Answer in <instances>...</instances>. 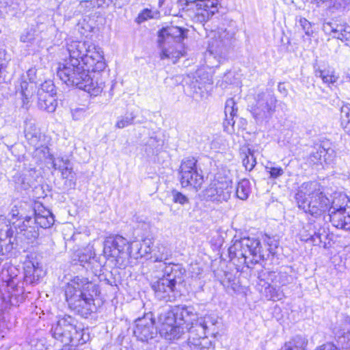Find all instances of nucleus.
Returning <instances> with one entry per match:
<instances>
[{
  "instance_id": "f257e3e1",
  "label": "nucleus",
  "mask_w": 350,
  "mask_h": 350,
  "mask_svg": "<svg viewBox=\"0 0 350 350\" xmlns=\"http://www.w3.org/2000/svg\"><path fill=\"white\" fill-rule=\"evenodd\" d=\"M200 320L208 321L210 327L215 325V322L210 317L198 319L195 308L191 306H175L160 314L159 332L166 340H178L186 331L189 334L191 328Z\"/></svg>"
},
{
  "instance_id": "f03ea898",
  "label": "nucleus",
  "mask_w": 350,
  "mask_h": 350,
  "mask_svg": "<svg viewBox=\"0 0 350 350\" xmlns=\"http://www.w3.org/2000/svg\"><path fill=\"white\" fill-rule=\"evenodd\" d=\"M97 295L96 284L87 278L76 276L68 283L66 290V299L70 309L84 318L96 310L94 297Z\"/></svg>"
},
{
  "instance_id": "7ed1b4c3",
  "label": "nucleus",
  "mask_w": 350,
  "mask_h": 350,
  "mask_svg": "<svg viewBox=\"0 0 350 350\" xmlns=\"http://www.w3.org/2000/svg\"><path fill=\"white\" fill-rule=\"evenodd\" d=\"M299 208L314 217H319L329 210L332 200H329L317 182L304 183L295 194Z\"/></svg>"
},
{
  "instance_id": "20e7f679",
  "label": "nucleus",
  "mask_w": 350,
  "mask_h": 350,
  "mask_svg": "<svg viewBox=\"0 0 350 350\" xmlns=\"http://www.w3.org/2000/svg\"><path fill=\"white\" fill-rule=\"evenodd\" d=\"M66 51L69 58L64 62H82L84 66L96 71H103L106 67L103 51L90 42L69 39L66 42Z\"/></svg>"
},
{
  "instance_id": "39448f33",
  "label": "nucleus",
  "mask_w": 350,
  "mask_h": 350,
  "mask_svg": "<svg viewBox=\"0 0 350 350\" xmlns=\"http://www.w3.org/2000/svg\"><path fill=\"white\" fill-rule=\"evenodd\" d=\"M187 29L176 26L163 28L159 31L158 44L161 50V59H171L176 64L183 56L181 42L186 37Z\"/></svg>"
},
{
  "instance_id": "423d86ee",
  "label": "nucleus",
  "mask_w": 350,
  "mask_h": 350,
  "mask_svg": "<svg viewBox=\"0 0 350 350\" xmlns=\"http://www.w3.org/2000/svg\"><path fill=\"white\" fill-rule=\"evenodd\" d=\"M162 278L152 284L155 296L160 300L174 301L178 292L176 285L183 281L185 270L179 265H165Z\"/></svg>"
},
{
  "instance_id": "0eeeda50",
  "label": "nucleus",
  "mask_w": 350,
  "mask_h": 350,
  "mask_svg": "<svg viewBox=\"0 0 350 350\" xmlns=\"http://www.w3.org/2000/svg\"><path fill=\"white\" fill-rule=\"evenodd\" d=\"M84 329L78 321L69 315H65L54 324L51 329L53 337L64 345L71 342L85 343L88 335L85 336Z\"/></svg>"
},
{
  "instance_id": "6e6552de",
  "label": "nucleus",
  "mask_w": 350,
  "mask_h": 350,
  "mask_svg": "<svg viewBox=\"0 0 350 350\" xmlns=\"http://www.w3.org/2000/svg\"><path fill=\"white\" fill-rule=\"evenodd\" d=\"M260 249V240L248 237L234 240L228 251L230 258L243 259V262L247 264V259L252 256L250 262L256 264L264 258V255L261 254Z\"/></svg>"
},
{
  "instance_id": "1a4fd4ad",
  "label": "nucleus",
  "mask_w": 350,
  "mask_h": 350,
  "mask_svg": "<svg viewBox=\"0 0 350 350\" xmlns=\"http://www.w3.org/2000/svg\"><path fill=\"white\" fill-rule=\"evenodd\" d=\"M234 36V31L232 29L219 27L213 33L209 41L206 58L216 59L219 63L225 60L228 51L232 45Z\"/></svg>"
},
{
  "instance_id": "9d476101",
  "label": "nucleus",
  "mask_w": 350,
  "mask_h": 350,
  "mask_svg": "<svg viewBox=\"0 0 350 350\" xmlns=\"http://www.w3.org/2000/svg\"><path fill=\"white\" fill-rule=\"evenodd\" d=\"M85 67L77 60H73V63L64 62L59 64L57 75L67 85L76 86L79 89L80 85L83 84L92 71V68Z\"/></svg>"
},
{
  "instance_id": "9b49d317",
  "label": "nucleus",
  "mask_w": 350,
  "mask_h": 350,
  "mask_svg": "<svg viewBox=\"0 0 350 350\" xmlns=\"http://www.w3.org/2000/svg\"><path fill=\"white\" fill-rule=\"evenodd\" d=\"M182 10L199 23L208 21L218 11V0H179Z\"/></svg>"
},
{
  "instance_id": "f8f14e48",
  "label": "nucleus",
  "mask_w": 350,
  "mask_h": 350,
  "mask_svg": "<svg viewBox=\"0 0 350 350\" xmlns=\"http://www.w3.org/2000/svg\"><path fill=\"white\" fill-rule=\"evenodd\" d=\"M255 104L249 105L250 111L258 123L270 119L275 110L277 99L270 92H260L254 98Z\"/></svg>"
},
{
  "instance_id": "ddd939ff",
  "label": "nucleus",
  "mask_w": 350,
  "mask_h": 350,
  "mask_svg": "<svg viewBox=\"0 0 350 350\" xmlns=\"http://www.w3.org/2000/svg\"><path fill=\"white\" fill-rule=\"evenodd\" d=\"M197 162L194 157H187L182 161L180 175V183L183 187L190 186L198 190L204 183L202 170L197 166Z\"/></svg>"
},
{
  "instance_id": "4468645a",
  "label": "nucleus",
  "mask_w": 350,
  "mask_h": 350,
  "mask_svg": "<svg viewBox=\"0 0 350 350\" xmlns=\"http://www.w3.org/2000/svg\"><path fill=\"white\" fill-rule=\"evenodd\" d=\"M131 244L126 239L120 236L110 237L103 244V254L107 259L116 260L117 263L131 254Z\"/></svg>"
},
{
  "instance_id": "2eb2a0df",
  "label": "nucleus",
  "mask_w": 350,
  "mask_h": 350,
  "mask_svg": "<svg viewBox=\"0 0 350 350\" xmlns=\"http://www.w3.org/2000/svg\"><path fill=\"white\" fill-rule=\"evenodd\" d=\"M55 85L51 81H44L38 89L36 100L38 107L49 113L55 111L57 107Z\"/></svg>"
},
{
  "instance_id": "dca6fc26",
  "label": "nucleus",
  "mask_w": 350,
  "mask_h": 350,
  "mask_svg": "<svg viewBox=\"0 0 350 350\" xmlns=\"http://www.w3.org/2000/svg\"><path fill=\"white\" fill-rule=\"evenodd\" d=\"M211 327L208 325V321L200 320L196 325L189 330L188 336V345L190 350H214L211 347L202 345V340L207 337V334Z\"/></svg>"
},
{
  "instance_id": "f3484780",
  "label": "nucleus",
  "mask_w": 350,
  "mask_h": 350,
  "mask_svg": "<svg viewBox=\"0 0 350 350\" xmlns=\"http://www.w3.org/2000/svg\"><path fill=\"white\" fill-rule=\"evenodd\" d=\"M135 336L141 341H148L152 339L157 334L154 321L151 313L146 314L142 318L135 321Z\"/></svg>"
},
{
  "instance_id": "a211bd4d",
  "label": "nucleus",
  "mask_w": 350,
  "mask_h": 350,
  "mask_svg": "<svg viewBox=\"0 0 350 350\" xmlns=\"http://www.w3.org/2000/svg\"><path fill=\"white\" fill-rule=\"evenodd\" d=\"M232 187L227 183L213 182L203 191L206 200L221 202L227 201L231 195Z\"/></svg>"
},
{
  "instance_id": "6ab92c4d",
  "label": "nucleus",
  "mask_w": 350,
  "mask_h": 350,
  "mask_svg": "<svg viewBox=\"0 0 350 350\" xmlns=\"http://www.w3.org/2000/svg\"><path fill=\"white\" fill-rule=\"evenodd\" d=\"M323 31L334 38L340 40L350 46V26L345 22L332 21L323 25Z\"/></svg>"
},
{
  "instance_id": "aec40b11",
  "label": "nucleus",
  "mask_w": 350,
  "mask_h": 350,
  "mask_svg": "<svg viewBox=\"0 0 350 350\" xmlns=\"http://www.w3.org/2000/svg\"><path fill=\"white\" fill-rule=\"evenodd\" d=\"M335 157L334 150L330 147L328 142H323L316 144L308 157V161L311 164H321L323 161L329 163Z\"/></svg>"
},
{
  "instance_id": "412c9836",
  "label": "nucleus",
  "mask_w": 350,
  "mask_h": 350,
  "mask_svg": "<svg viewBox=\"0 0 350 350\" xmlns=\"http://www.w3.org/2000/svg\"><path fill=\"white\" fill-rule=\"evenodd\" d=\"M100 72L92 69L83 84L80 85L79 89L88 92L91 96H96L100 94L103 92L105 85Z\"/></svg>"
},
{
  "instance_id": "4be33fe9",
  "label": "nucleus",
  "mask_w": 350,
  "mask_h": 350,
  "mask_svg": "<svg viewBox=\"0 0 350 350\" xmlns=\"http://www.w3.org/2000/svg\"><path fill=\"white\" fill-rule=\"evenodd\" d=\"M31 211L34 215V217L32 218L33 223L38 227L48 228L54 224L53 215L42 205H38L37 208H33Z\"/></svg>"
},
{
  "instance_id": "5701e85b",
  "label": "nucleus",
  "mask_w": 350,
  "mask_h": 350,
  "mask_svg": "<svg viewBox=\"0 0 350 350\" xmlns=\"http://www.w3.org/2000/svg\"><path fill=\"white\" fill-rule=\"evenodd\" d=\"M95 253L90 248H85L79 250L74 256L73 261L75 264L79 263L84 267L88 271L93 272L95 264L97 263L95 259Z\"/></svg>"
},
{
  "instance_id": "b1692460",
  "label": "nucleus",
  "mask_w": 350,
  "mask_h": 350,
  "mask_svg": "<svg viewBox=\"0 0 350 350\" xmlns=\"http://www.w3.org/2000/svg\"><path fill=\"white\" fill-rule=\"evenodd\" d=\"M21 233L29 242H33L39 236V230L37 226L33 224L32 217L26 219L19 226Z\"/></svg>"
},
{
  "instance_id": "393cba45",
  "label": "nucleus",
  "mask_w": 350,
  "mask_h": 350,
  "mask_svg": "<svg viewBox=\"0 0 350 350\" xmlns=\"http://www.w3.org/2000/svg\"><path fill=\"white\" fill-rule=\"evenodd\" d=\"M25 135L29 144L38 150L41 146L40 144L41 138L40 129L32 123L27 124L25 129Z\"/></svg>"
},
{
  "instance_id": "a878e982",
  "label": "nucleus",
  "mask_w": 350,
  "mask_h": 350,
  "mask_svg": "<svg viewBox=\"0 0 350 350\" xmlns=\"http://www.w3.org/2000/svg\"><path fill=\"white\" fill-rule=\"evenodd\" d=\"M36 88V85L29 83L26 80L21 81L19 94L22 97L23 107L27 109L29 103L33 101L34 98H36V96H33V92Z\"/></svg>"
},
{
  "instance_id": "bb28decb",
  "label": "nucleus",
  "mask_w": 350,
  "mask_h": 350,
  "mask_svg": "<svg viewBox=\"0 0 350 350\" xmlns=\"http://www.w3.org/2000/svg\"><path fill=\"white\" fill-rule=\"evenodd\" d=\"M16 187L21 189H29L33 183V179L30 171L16 172L12 177Z\"/></svg>"
},
{
  "instance_id": "cd10ccee",
  "label": "nucleus",
  "mask_w": 350,
  "mask_h": 350,
  "mask_svg": "<svg viewBox=\"0 0 350 350\" xmlns=\"http://www.w3.org/2000/svg\"><path fill=\"white\" fill-rule=\"evenodd\" d=\"M163 139L156 133H152L145 142L146 152L155 154L159 152L163 146Z\"/></svg>"
},
{
  "instance_id": "c85d7f7f",
  "label": "nucleus",
  "mask_w": 350,
  "mask_h": 350,
  "mask_svg": "<svg viewBox=\"0 0 350 350\" xmlns=\"http://www.w3.org/2000/svg\"><path fill=\"white\" fill-rule=\"evenodd\" d=\"M27 210H32L31 206L25 202H18L12 208L10 215L13 219H24L31 217L27 215Z\"/></svg>"
},
{
  "instance_id": "c756f323",
  "label": "nucleus",
  "mask_w": 350,
  "mask_h": 350,
  "mask_svg": "<svg viewBox=\"0 0 350 350\" xmlns=\"http://www.w3.org/2000/svg\"><path fill=\"white\" fill-rule=\"evenodd\" d=\"M42 270L38 267V264L36 266L33 263L30 262L29 265H27L25 268V281L27 283H36L40 278Z\"/></svg>"
},
{
  "instance_id": "7c9ffc66",
  "label": "nucleus",
  "mask_w": 350,
  "mask_h": 350,
  "mask_svg": "<svg viewBox=\"0 0 350 350\" xmlns=\"http://www.w3.org/2000/svg\"><path fill=\"white\" fill-rule=\"evenodd\" d=\"M170 256L171 254L168 252L167 249L165 247L161 245V247H158V251L154 252V254L151 256V258L153 260L154 262H159V268H162V269L163 270V269L165 268V265H172L171 263H167L166 262V260H167Z\"/></svg>"
},
{
  "instance_id": "2f4dec72",
  "label": "nucleus",
  "mask_w": 350,
  "mask_h": 350,
  "mask_svg": "<svg viewBox=\"0 0 350 350\" xmlns=\"http://www.w3.org/2000/svg\"><path fill=\"white\" fill-rule=\"evenodd\" d=\"M137 116L134 112H126L124 116L118 118L116 127L118 129H123L133 124H140L144 122V120H135Z\"/></svg>"
},
{
  "instance_id": "473e14b6",
  "label": "nucleus",
  "mask_w": 350,
  "mask_h": 350,
  "mask_svg": "<svg viewBox=\"0 0 350 350\" xmlns=\"http://www.w3.org/2000/svg\"><path fill=\"white\" fill-rule=\"evenodd\" d=\"M269 275L272 283L278 287L287 285L293 280V277L285 271L271 272Z\"/></svg>"
},
{
  "instance_id": "72a5a7b5",
  "label": "nucleus",
  "mask_w": 350,
  "mask_h": 350,
  "mask_svg": "<svg viewBox=\"0 0 350 350\" xmlns=\"http://www.w3.org/2000/svg\"><path fill=\"white\" fill-rule=\"evenodd\" d=\"M250 190V181L247 179H242L237 184L236 196L239 199L245 200L247 199Z\"/></svg>"
},
{
  "instance_id": "f704fd0d",
  "label": "nucleus",
  "mask_w": 350,
  "mask_h": 350,
  "mask_svg": "<svg viewBox=\"0 0 350 350\" xmlns=\"http://www.w3.org/2000/svg\"><path fill=\"white\" fill-rule=\"evenodd\" d=\"M315 76L322 79L323 83L330 85L336 82L338 77L334 75V72L326 69H316L314 71Z\"/></svg>"
},
{
  "instance_id": "c9c22d12",
  "label": "nucleus",
  "mask_w": 350,
  "mask_h": 350,
  "mask_svg": "<svg viewBox=\"0 0 350 350\" xmlns=\"http://www.w3.org/2000/svg\"><path fill=\"white\" fill-rule=\"evenodd\" d=\"M236 103L232 98H228L226 102L224 113L226 117V120L228 121L229 124L233 125L234 121L233 120L234 117L236 116L237 112V108L235 107Z\"/></svg>"
},
{
  "instance_id": "e433bc0d",
  "label": "nucleus",
  "mask_w": 350,
  "mask_h": 350,
  "mask_svg": "<svg viewBox=\"0 0 350 350\" xmlns=\"http://www.w3.org/2000/svg\"><path fill=\"white\" fill-rule=\"evenodd\" d=\"M307 342L301 336H297L286 344L284 348L280 350H306Z\"/></svg>"
},
{
  "instance_id": "4c0bfd02",
  "label": "nucleus",
  "mask_w": 350,
  "mask_h": 350,
  "mask_svg": "<svg viewBox=\"0 0 350 350\" xmlns=\"http://www.w3.org/2000/svg\"><path fill=\"white\" fill-rule=\"evenodd\" d=\"M340 113L341 126L347 133L350 134V104L342 105Z\"/></svg>"
},
{
  "instance_id": "58836bf2",
  "label": "nucleus",
  "mask_w": 350,
  "mask_h": 350,
  "mask_svg": "<svg viewBox=\"0 0 350 350\" xmlns=\"http://www.w3.org/2000/svg\"><path fill=\"white\" fill-rule=\"evenodd\" d=\"M256 158L254 157L252 151L249 149L248 154H245V157L243 159V165L245 166L246 170L251 171L256 165Z\"/></svg>"
},
{
  "instance_id": "ea45409f",
  "label": "nucleus",
  "mask_w": 350,
  "mask_h": 350,
  "mask_svg": "<svg viewBox=\"0 0 350 350\" xmlns=\"http://www.w3.org/2000/svg\"><path fill=\"white\" fill-rule=\"evenodd\" d=\"M11 227L7 224L5 217H0V239H3L10 236Z\"/></svg>"
},
{
  "instance_id": "a19ab883",
  "label": "nucleus",
  "mask_w": 350,
  "mask_h": 350,
  "mask_svg": "<svg viewBox=\"0 0 350 350\" xmlns=\"http://www.w3.org/2000/svg\"><path fill=\"white\" fill-rule=\"evenodd\" d=\"M327 234H323L320 232H314L313 234L310 235L309 237H303L301 240L305 241H311L313 245H318L323 242V239L326 238Z\"/></svg>"
},
{
  "instance_id": "79ce46f5",
  "label": "nucleus",
  "mask_w": 350,
  "mask_h": 350,
  "mask_svg": "<svg viewBox=\"0 0 350 350\" xmlns=\"http://www.w3.org/2000/svg\"><path fill=\"white\" fill-rule=\"evenodd\" d=\"M171 193L172 196V201L174 203H178L181 205H185L189 203V198L186 196L183 195L181 192L174 189L172 191Z\"/></svg>"
},
{
  "instance_id": "37998d69",
  "label": "nucleus",
  "mask_w": 350,
  "mask_h": 350,
  "mask_svg": "<svg viewBox=\"0 0 350 350\" xmlns=\"http://www.w3.org/2000/svg\"><path fill=\"white\" fill-rule=\"evenodd\" d=\"M153 243L151 239H145L142 240V243H140V247L139 248L138 253L140 256H144L146 254H149L151 252V247L152 246Z\"/></svg>"
},
{
  "instance_id": "c03bdc74",
  "label": "nucleus",
  "mask_w": 350,
  "mask_h": 350,
  "mask_svg": "<svg viewBox=\"0 0 350 350\" xmlns=\"http://www.w3.org/2000/svg\"><path fill=\"white\" fill-rule=\"evenodd\" d=\"M70 165V162L67 159L58 158L53 163V166L55 170L62 171L66 167H68Z\"/></svg>"
},
{
  "instance_id": "a18cd8bd",
  "label": "nucleus",
  "mask_w": 350,
  "mask_h": 350,
  "mask_svg": "<svg viewBox=\"0 0 350 350\" xmlns=\"http://www.w3.org/2000/svg\"><path fill=\"white\" fill-rule=\"evenodd\" d=\"M266 170L269 173L270 178L272 179H276L284 173V170L281 167L266 166Z\"/></svg>"
},
{
  "instance_id": "49530a36",
  "label": "nucleus",
  "mask_w": 350,
  "mask_h": 350,
  "mask_svg": "<svg viewBox=\"0 0 350 350\" xmlns=\"http://www.w3.org/2000/svg\"><path fill=\"white\" fill-rule=\"evenodd\" d=\"M299 23L306 35L310 36L313 33L311 27V23L307 19L305 18H301Z\"/></svg>"
},
{
  "instance_id": "de8ad7c7",
  "label": "nucleus",
  "mask_w": 350,
  "mask_h": 350,
  "mask_svg": "<svg viewBox=\"0 0 350 350\" xmlns=\"http://www.w3.org/2000/svg\"><path fill=\"white\" fill-rule=\"evenodd\" d=\"M72 118L75 120H79L85 116V110L77 108L72 111Z\"/></svg>"
},
{
  "instance_id": "09e8293b",
  "label": "nucleus",
  "mask_w": 350,
  "mask_h": 350,
  "mask_svg": "<svg viewBox=\"0 0 350 350\" xmlns=\"http://www.w3.org/2000/svg\"><path fill=\"white\" fill-rule=\"evenodd\" d=\"M36 70L35 68H30L27 72V79L29 81V83H33V84L36 85V81L35 80L36 79Z\"/></svg>"
},
{
  "instance_id": "8fccbe9b",
  "label": "nucleus",
  "mask_w": 350,
  "mask_h": 350,
  "mask_svg": "<svg viewBox=\"0 0 350 350\" xmlns=\"http://www.w3.org/2000/svg\"><path fill=\"white\" fill-rule=\"evenodd\" d=\"M152 11L148 9L144 10L138 16L139 21H144L149 18H152Z\"/></svg>"
},
{
  "instance_id": "3c124183",
  "label": "nucleus",
  "mask_w": 350,
  "mask_h": 350,
  "mask_svg": "<svg viewBox=\"0 0 350 350\" xmlns=\"http://www.w3.org/2000/svg\"><path fill=\"white\" fill-rule=\"evenodd\" d=\"M316 350H338V349L333 343L327 342L321 345Z\"/></svg>"
},
{
  "instance_id": "603ef678",
  "label": "nucleus",
  "mask_w": 350,
  "mask_h": 350,
  "mask_svg": "<svg viewBox=\"0 0 350 350\" xmlns=\"http://www.w3.org/2000/svg\"><path fill=\"white\" fill-rule=\"evenodd\" d=\"M62 176L63 178H68L72 174V167L70 165L68 167H66L62 172Z\"/></svg>"
},
{
  "instance_id": "864d4df0",
  "label": "nucleus",
  "mask_w": 350,
  "mask_h": 350,
  "mask_svg": "<svg viewBox=\"0 0 350 350\" xmlns=\"http://www.w3.org/2000/svg\"><path fill=\"white\" fill-rule=\"evenodd\" d=\"M278 90L284 96H287V94H288V90L286 88L284 83H278Z\"/></svg>"
},
{
  "instance_id": "5fc2aeb1",
  "label": "nucleus",
  "mask_w": 350,
  "mask_h": 350,
  "mask_svg": "<svg viewBox=\"0 0 350 350\" xmlns=\"http://www.w3.org/2000/svg\"><path fill=\"white\" fill-rule=\"evenodd\" d=\"M163 0H159V3H162Z\"/></svg>"
}]
</instances>
